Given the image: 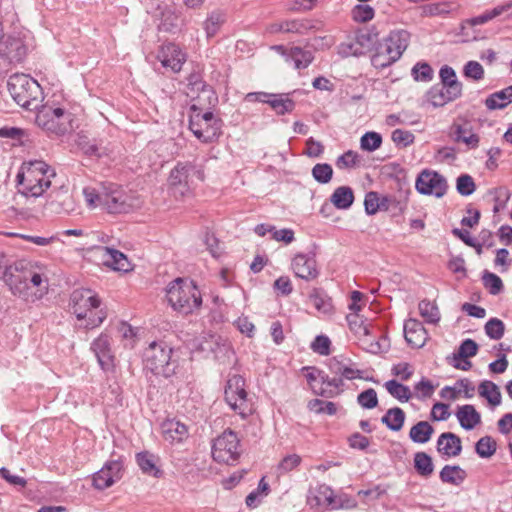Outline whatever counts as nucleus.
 Listing matches in <instances>:
<instances>
[{
    "instance_id": "nucleus-1",
    "label": "nucleus",
    "mask_w": 512,
    "mask_h": 512,
    "mask_svg": "<svg viewBox=\"0 0 512 512\" xmlns=\"http://www.w3.org/2000/svg\"><path fill=\"white\" fill-rule=\"evenodd\" d=\"M83 196L89 208L99 206L109 214L129 213L137 206L135 198L113 182H103L99 189L85 187Z\"/></svg>"
},
{
    "instance_id": "nucleus-2",
    "label": "nucleus",
    "mask_w": 512,
    "mask_h": 512,
    "mask_svg": "<svg viewBox=\"0 0 512 512\" xmlns=\"http://www.w3.org/2000/svg\"><path fill=\"white\" fill-rule=\"evenodd\" d=\"M29 263L22 259L16 261H6L3 263V281L9 287L11 293L19 298L28 300L30 282L33 286L40 288V291L46 292L48 286L43 284V277L41 274L33 272L29 269Z\"/></svg>"
},
{
    "instance_id": "nucleus-3",
    "label": "nucleus",
    "mask_w": 512,
    "mask_h": 512,
    "mask_svg": "<svg viewBox=\"0 0 512 512\" xmlns=\"http://www.w3.org/2000/svg\"><path fill=\"white\" fill-rule=\"evenodd\" d=\"M166 297L173 310L183 315L196 313L202 306V295L192 280L176 278L169 283Z\"/></svg>"
},
{
    "instance_id": "nucleus-4",
    "label": "nucleus",
    "mask_w": 512,
    "mask_h": 512,
    "mask_svg": "<svg viewBox=\"0 0 512 512\" xmlns=\"http://www.w3.org/2000/svg\"><path fill=\"white\" fill-rule=\"evenodd\" d=\"M145 369L154 375L170 378L176 374L179 367V358L175 350L167 342L153 341L143 352Z\"/></svg>"
},
{
    "instance_id": "nucleus-5",
    "label": "nucleus",
    "mask_w": 512,
    "mask_h": 512,
    "mask_svg": "<svg viewBox=\"0 0 512 512\" xmlns=\"http://www.w3.org/2000/svg\"><path fill=\"white\" fill-rule=\"evenodd\" d=\"M55 175L44 161L31 162L26 172H18L16 176L18 191L26 197H39L50 187V177Z\"/></svg>"
},
{
    "instance_id": "nucleus-6",
    "label": "nucleus",
    "mask_w": 512,
    "mask_h": 512,
    "mask_svg": "<svg viewBox=\"0 0 512 512\" xmlns=\"http://www.w3.org/2000/svg\"><path fill=\"white\" fill-rule=\"evenodd\" d=\"M410 34L405 30H394L378 42L371 57V64L376 69H384L400 59L408 47Z\"/></svg>"
},
{
    "instance_id": "nucleus-7",
    "label": "nucleus",
    "mask_w": 512,
    "mask_h": 512,
    "mask_svg": "<svg viewBox=\"0 0 512 512\" xmlns=\"http://www.w3.org/2000/svg\"><path fill=\"white\" fill-rule=\"evenodd\" d=\"M7 87L10 95L19 106L26 110L38 108L42 90L35 79L25 74H14L10 76Z\"/></svg>"
},
{
    "instance_id": "nucleus-8",
    "label": "nucleus",
    "mask_w": 512,
    "mask_h": 512,
    "mask_svg": "<svg viewBox=\"0 0 512 512\" xmlns=\"http://www.w3.org/2000/svg\"><path fill=\"white\" fill-rule=\"evenodd\" d=\"M72 114L62 107L48 104L38 109L35 123L49 134L62 136L72 129Z\"/></svg>"
},
{
    "instance_id": "nucleus-9",
    "label": "nucleus",
    "mask_w": 512,
    "mask_h": 512,
    "mask_svg": "<svg viewBox=\"0 0 512 512\" xmlns=\"http://www.w3.org/2000/svg\"><path fill=\"white\" fill-rule=\"evenodd\" d=\"M194 179L203 181V170L193 162H178L170 171L168 183L176 197H185L191 193Z\"/></svg>"
},
{
    "instance_id": "nucleus-10",
    "label": "nucleus",
    "mask_w": 512,
    "mask_h": 512,
    "mask_svg": "<svg viewBox=\"0 0 512 512\" xmlns=\"http://www.w3.org/2000/svg\"><path fill=\"white\" fill-rule=\"evenodd\" d=\"M240 439L237 433L226 429L213 440L211 453L213 460L218 463L234 465L240 457Z\"/></svg>"
},
{
    "instance_id": "nucleus-11",
    "label": "nucleus",
    "mask_w": 512,
    "mask_h": 512,
    "mask_svg": "<svg viewBox=\"0 0 512 512\" xmlns=\"http://www.w3.org/2000/svg\"><path fill=\"white\" fill-rule=\"evenodd\" d=\"M415 188L422 195H431L436 198L443 197L448 189L446 178L440 173L424 169L416 178Z\"/></svg>"
},
{
    "instance_id": "nucleus-12",
    "label": "nucleus",
    "mask_w": 512,
    "mask_h": 512,
    "mask_svg": "<svg viewBox=\"0 0 512 512\" xmlns=\"http://www.w3.org/2000/svg\"><path fill=\"white\" fill-rule=\"evenodd\" d=\"M101 300L90 289H76L70 296V308L78 320L85 319L88 312L100 307Z\"/></svg>"
},
{
    "instance_id": "nucleus-13",
    "label": "nucleus",
    "mask_w": 512,
    "mask_h": 512,
    "mask_svg": "<svg viewBox=\"0 0 512 512\" xmlns=\"http://www.w3.org/2000/svg\"><path fill=\"white\" fill-rule=\"evenodd\" d=\"M462 87L458 80L445 82L441 86L434 85L427 91L426 97L434 107H442L458 99L462 95Z\"/></svg>"
},
{
    "instance_id": "nucleus-14",
    "label": "nucleus",
    "mask_w": 512,
    "mask_h": 512,
    "mask_svg": "<svg viewBox=\"0 0 512 512\" xmlns=\"http://www.w3.org/2000/svg\"><path fill=\"white\" fill-rule=\"evenodd\" d=\"M225 400L234 411L243 414L242 406L246 404L247 392L245 379L241 375H233L227 381Z\"/></svg>"
},
{
    "instance_id": "nucleus-15",
    "label": "nucleus",
    "mask_w": 512,
    "mask_h": 512,
    "mask_svg": "<svg viewBox=\"0 0 512 512\" xmlns=\"http://www.w3.org/2000/svg\"><path fill=\"white\" fill-rule=\"evenodd\" d=\"M199 114H191L189 117V129L194 136L203 143H212L221 135L222 121L199 123Z\"/></svg>"
},
{
    "instance_id": "nucleus-16",
    "label": "nucleus",
    "mask_w": 512,
    "mask_h": 512,
    "mask_svg": "<svg viewBox=\"0 0 512 512\" xmlns=\"http://www.w3.org/2000/svg\"><path fill=\"white\" fill-rule=\"evenodd\" d=\"M91 350L94 352L100 367L104 371L114 368L115 356L111 348V339L108 334L101 333L92 343Z\"/></svg>"
},
{
    "instance_id": "nucleus-17",
    "label": "nucleus",
    "mask_w": 512,
    "mask_h": 512,
    "mask_svg": "<svg viewBox=\"0 0 512 512\" xmlns=\"http://www.w3.org/2000/svg\"><path fill=\"white\" fill-rule=\"evenodd\" d=\"M291 268L296 277L310 281L319 276L317 261L314 254H296L291 262Z\"/></svg>"
},
{
    "instance_id": "nucleus-18",
    "label": "nucleus",
    "mask_w": 512,
    "mask_h": 512,
    "mask_svg": "<svg viewBox=\"0 0 512 512\" xmlns=\"http://www.w3.org/2000/svg\"><path fill=\"white\" fill-rule=\"evenodd\" d=\"M158 60L165 68L177 73L186 61V54L174 43L163 44L157 55Z\"/></svg>"
},
{
    "instance_id": "nucleus-19",
    "label": "nucleus",
    "mask_w": 512,
    "mask_h": 512,
    "mask_svg": "<svg viewBox=\"0 0 512 512\" xmlns=\"http://www.w3.org/2000/svg\"><path fill=\"white\" fill-rule=\"evenodd\" d=\"M27 54V48L19 37L8 36L0 42V56L10 63L21 62Z\"/></svg>"
},
{
    "instance_id": "nucleus-20",
    "label": "nucleus",
    "mask_w": 512,
    "mask_h": 512,
    "mask_svg": "<svg viewBox=\"0 0 512 512\" xmlns=\"http://www.w3.org/2000/svg\"><path fill=\"white\" fill-rule=\"evenodd\" d=\"M135 461L144 475L160 479L164 476V471L161 469L159 463V456L145 450L136 453Z\"/></svg>"
},
{
    "instance_id": "nucleus-21",
    "label": "nucleus",
    "mask_w": 512,
    "mask_h": 512,
    "mask_svg": "<svg viewBox=\"0 0 512 512\" xmlns=\"http://www.w3.org/2000/svg\"><path fill=\"white\" fill-rule=\"evenodd\" d=\"M333 494L332 488L326 484L311 487L307 493V504L311 508L330 510L331 503H333Z\"/></svg>"
},
{
    "instance_id": "nucleus-22",
    "label": "nucleus",
    "mask_w": 512,
    "mask_h": 512,
    "mask_svg": "<svg viewBox=\"0 0 512 512\" xmlns=\"http://www.w3.org/2000/svg\"><path fill=\"white\" fill-rule=\"evenodd\" d=\"M511 8L512 3H505L494 7L492 10L485 11L483 14L479 16L464 20L461 23V34L463 36H468V32H466L468 28H472L477 25H483L488 21L500 16L504 12L510 11Z\"/></svg>"
},
{
    "instance_id": "nucleus-23",
    "label": "nucleus",
    "mask_w": 512,
    "mask_h": 512,
    "mask_svg": "<svg viewBox=\"0 0 512 512\" xmlns=\"http://www.w3.org/2000/svg\"><path fill=\"white\" fill-rule=\"evenodd\" d=\"M451 130L454 141L463 142L471 149L478 147L480 138L473 132L472 125L469 121L463 120L462 123L454 122L451 126Z\"/></svg>"
},
{
    "instance_id": "nucleus-24",
    "label": "nucleus",
    "mask_w": 512,
    "mask_h": 512,
    "mask_svg": "<svg viewBox=\"0 0 512 512\" xmlns=\"http://www.w3.org/2000/svg\"><path fill=\"white\" fill-rule=\"evenodd\" d=\"M437 450L448 457L458 456L462 451L461 438L452 432H444L437 440Z\"/></svg>"
},
{
    "instance_id": "nucleus-25",
    "label": "nucleus",
    "mask_w": 512,
    "mask_h": 512,
    "mask_svg": "<svg viewBox=\"0 0 512 512\" xmlns=\"http://www.w3.org/2000/svg\"><path fill=\"white\" fill-rule=\"evenodd\" d=\"M163 436L166 440L174 443L182 442L188 435V428L176 419H167L161 425Z\"/></svg>"
},
{
    "instance_id": "nucleus-26",
    "label": "nucleus",
    "mask_w": 512,
    "mask_h": 512,
    "mask_svg": "<svg viewBox=\"0 0 512 512\" xmlns=\"http://www.w3.org/2000/svg\"><path fill=\"white\" fill-rule=\"evenodd\" d=\"M456 417L464 430H472L481 423V414L471 404L459 406Z\"/></svg>"
},
{
    "instance_id": "nucleus-27",
    "label": "nucleus",
    "mask_w": 512,
    "mask_h": 512,
    "mask_svg": "<svg viewBox=\"0 0 512 512\" xmlns=\"http://www.w3.org/2000/svg\"><path fill=\"white\" fill-rule=\"evenodd\" d=\"M424 327L415 319H410L404 324V337L412 348H421L424 345Z\"/></svg>"
},
{
    "instance_id": "nucleus-28",
    "label": "nucleus",
    "mask_w": 512,
    "mask_h": 512,
    "mask_svg": "<svg viewBox=\"0 0 512 512\" xmlns=\"http://www.w3.org/2000/svg\"><path fill=\"white\" fill-rule=\"evenodd\" d=\"M512 103V85L492 93L485 100L488 110L503 109Z\"/></svg>"
},
{
    "instance_id": "nucleus-29",
    "label": "nucleus",
    "mask_w": 512,
    "mask_h": 512,
    "mask_svg": "<svg viewBox=\"0 0 512 512\" xmlns=\"http://www.w3.org/2000/svg\"><path fill=\"white\" fill-rule=\"evenodd\" d=\"M355 42L359 49H363L364 54L375 50L379 40L378 32L375 28L360 29L356 32Z\"/></svg>"
},
{
    "instance_id": "nucleus-30",
    "label": "nucleus",
    "mask_w": 512,
    "mask_h": 512,
    "mask_svg": "<svg viewBox=\"0 0 512 512\" xmlns=\"http://www.w3.org/2000/svg\"><path fill=\"white\" fill-rule=\"evenodd\" d=\"M331 203L340 210L350 208L354 202V193L349 186H340L330 196Z\"/></svg>"
},
{
    "instance_id": "nucleus-31",
    "label": "nucleus",
    "mask_w": 512,
    "mask_h": 512,
    "mask_svg": "<svg viewBox=\"0 0 512 512\" xmlns=\"http://www.w3.org/2000/svg\"><path fill=\"white\" fill-rule=\"evenodd\" d=\"M405 419L406 415L403 409L400 407H393L388 409L382 416L381 422L391 431L398 432L402 429Z\"/></svg>"
},
{
    "instance_id": "nucleus-32",
    "label": "nucleus",
    "mask_w": 512,
    "mask_h": 512,
    "mask_svg": "<svg viewBox=\"0 0 512 512\" xmlns=\"http://www.w3.org/2000/svg\"><path fill=\"white\" fill-rule=\"evenodd\" d=\"M439 477L443 483L458 486L466 479L467 473L458 465H445L440 471Z\"/></svg>"
},
{
    "instance_id": "nucleus-33",
    "label": "nucleus",
    "mask_w": 512,
    "mask_h": 512,
    "mask_svg": "<svg viewBox=\"0 0 512 512\" xmlns=\"http://www.w3.org/2000/svg\"><path fill=\"white\" fill-rule=\"evenodd\" d=\"M434 432L433 426L427 421H419L411 427L409 437L414 443H427Z\"/></svg>"
},
{
    "instance_id": "nucleus-34",
    "label": "nucleus",
    "mask_w": 512,
    "mask_h": 512,
    "mask_svg": "<svg viewBox=\"0 0 512 512\" xmlns=\"http://www.w3.org/2000/svg\"><path fill=\"white\" fill-rule=\"evenodd\" d=\"M226 20L227 16L223 10L212 11L203 24L207 37H214Z\"/></svg>"
},
{
    "instance_id": "nucleus-35",
    "label": "nucleus",
    "mask_w": 512,
    "mask_h": 512,
    "mask_svg": "<svg viewBox=\"0 0 512 512\" xmlns=\"http://www.w3.org/2000/svg\"><path fill=\"white\" fill-rule=\"evenodd\" d=\"M187 85L190 91L193 93H207L208 98L210 99L211 96L214 97V100H217V97L215 95V92L213 91L212 87L209 86L204 80L200 72L193 71L191 72L187 77Z\"/></svg>"
},
{
    "instance_id": "nucleus-36",
    "label": "nucleus",
    "mask_w": 512,
    "mask_h": 512,
    "mask_svg": "<svg viewBox=\"0 0 512 512\" xmlns=\"http://www.w3.org/2000/svg\"><path fill=\"white\" fill-rule=\"evenodd\" d=\"M215 347L211 348L215 359L220 363H229L234 358V350L231 344L222 337H217L214 341Z\"/></svg>"
},
{
    "instance_id": "nucleus-37",
    "label": "nucleus",
    "mask_w": 512,
    "mask_h": 512,
    "mask_svg": "<svg viewBox=\"0 0 512 512\" xmlns=\"http://www.w3.org/2000/svg\"><path fill=\"white\" fill-rule=\"evenodd\" d=\"M313 60L314 55L311 51L303 50L297 46L290 48L289 62L292 61L294 63L295 69H305L312 63Z\"/></svg>"
},
{
    "instance_id": "nucleus-38",
    "label": "nucleus",
    "mask_w": 512,
    "mask_h": 512,
    "mask_svg": "<svg viewBox=\"0 0 512 512\" xmlns=\"http://www.w3.org/2000/svg\"><path fill=\"white\" fill-rule=\"evenodd\" d=\"M268 104L277 115L291 113L295 108V102L285 94H273Z\"/></svg>"
},
{
    "instance_id": "nucleus-39",
    "label": "nucleus",
    "mask_w": 512,
    "mask_h": 512,
    "mask_svg": "<svg viewBox=\"0 0 512 512\" xmlns=\"http://www.w3.org/2000/svg\"><path fill=\"white\" fill-rule=\"evenodd\" d=\"M414 468L417 474L421 477H430L434 471V465L431 456L426 452H416L414 454Z\"/></svg>"
},
{
    "instance_id": "nucleus-40",
    "label": "nucleus",
    "mask_w": 512,
    "mask_h": 512,
    "mask_svg": "<svg viewBox=\"0 0 512 512\" xmlns=\"http://www.w3.org/2000/svg\"><path fill=\"white\" fill-rule=\"evenodd\" d=\"M478 391L480 396L486 398L492 406H498L501 404V392L495 383L484 380L480 383Z\"/></svg>"
},
{
    "instance_id": "nucleus-41",
    "label": "nucleus",
    "mask_w": 512,
    "mask_h": 512,
    "mask_svg": "<svg viewBox=\"0 0 512 512\" xmlns=\"http://www.w3.org/2000/svg\"><path fill=\"white\" fill-rule=\"evenodd\" d=\"M309 299L313 306L324 314L331 313L333 310V305L331 299L322 289H313L309 295Z\"/></svg>"
},
{
    "instance_id": "nucleus-42",
    "label": "nucleus",
    "mask_w": 512,
    "mask_h": 512,
    "mask_svg": "<svg viewBox=\"0 0 512 512\" xmlns=\"http://www.w3.org/2000/svg\"><path fill=\"white\" fill-rule=\"evenodd\" d=\"M419 313L425 322L437 324L440 321V312L437 305L427 299L421 300L418 304Z\"/></svg>"
},
{
    "instance_id": "nucleus-43",
    "label": "nucleus",
    "mask_w": 512,
    "mask_h": 512,
    "mask_svg": "<svg viewBox=\"0 0 512 512\" xmlns=\"http://www.w3.org/2000/svg\"><path fill=\"white\" fill-rule=\"evenodd\" d=\"M77 145L84 154L88 156L101 157L105 154V151H101V142H98L96 139L91 141L89 137L84 134H78Z\"/></svg>"
},
{
    "instance_id": "nucleus-44",
    "label": "nucleus",
    "mask_w": 512,
    "mask_h": 512,
    "mask_svg": "<svg viewBox=\"0 0 512 512\" xmlns=\"http://www.w3.org/2000/svg\"><path fill=\"white\" fill-rule=\"evenodd\" d=\"M386 390L388 393L399 400L400 402H407L410 400L412 394L410 391V388L402 383H399L398 381L392 379L384 384Z\"/></svg>"
},
{
    "instance_id": "nucleus-45",
    "label": "nucleus",
    "mask_w": 512,
    "mask_h": 512,
    "mask_svg": "<svg viewBox=\"0 0 512 512\" xmlns=\"http://www.w3.org/2000/svg\"><path fill=\"white\" fill-rule=\"evenodd\" d=\"M497 451V442L491 436H483L475 443V452L480 458H490Z\"/></svg>"
},
{
    "instance_id": "nucleus-46",
    "label": "nucleus",
    "mask_w": 512,
    "mask_h": 512,
    "mask_svg": "<svg viewBox=\"0 0 512 512\" xmlns=\"http://www.w3.org/2000/svg\"><path fill=\"white\" fill-rule=\"evenodd\" d=\"M411 76L416 82L428 83L433 80L434 71L429 63L420 61L412 67Z\"/></svg>"
},
{
    "instance_id": "nucleus-47",
    "label": "nucleus",
    "mask_w": 512,
    "mask_h": 512,
    "mask_svg": "<svg viewBox=\"0 0 512 512\" xmlns=\"http://www.w3.org/2000/svg\"><path fill=\"white\" fill-rule=\"evenodd\" d=\"M481 280H482L483 286L492 295H498L504 289V285H503L501 278L498 275H496L495 273L490 272L489 270H484L482 272Z\"/></svg>"
},
{
    "instance_id": "nucleus-48",
    "label": "nucleus",
    "mask_w": 512,
    "mask_h": 512,
    "mask_svg": "<svg viewBox=\"0 0 512 512\" xmlns=\"http://www.w3.org/2000/svg\"><path fill=\"white\" fill-rule=\"evenodd\" d=\"M110 257L109 265L116 271L127 272L130 269V262L126 255L119 250L107 248Z\"/></svg>"
},
{
    "instance_id": "nucleus-49",
    "label": "nucleus",
    "mask_w": 512,
    "mask_h": 512,
    "mask_svg": "<svg viewBox=\"0 0 512 512\" xmlns=\"http://www.w3.org/2000/svg\"><path fill=\"white\" fill-rule=\"evenodd\" d=\"M311 174L319 184H327L333 177V168L328 163H317L313 166Z\"/></svg>"
},
{
    "instance_id": "nucleus-50",
    "label": "nucleus",
    "mask_w": 512,
    "mask_h": 512,
    "mask_svg": "<svg viewBox=\"0 0 512 512\" xmlns=\"http://www.w3.org/2000/svg\"><path fill=\"white\" fill-rule=\"evenodd\" d=\"M479 346L478 344L470 338L464 339L459 348L457 353H453V360H459L461 358L467 359L470 357H474L478 352Z\"/></svg>"
},
{
    "instance_id": "nucleus-51",
    "label": "nucleus",
    "mask_w": 512,
    "mask_h": 512,
    "mask_svg": "<svg viewBox=\"0 0 512 512\" xmlns=\"http://www.w3.org/2000/svg\"><path fill=\"white\" fill-rule=\"evenodd\" d=\"M308 409L317 414L335 415L337 406L334 402L324 401L320 399H312L308 403Z\"/></svg>"
},
{
    "instance_id": "nucleus-52",
    "label": "nucleus",
    "mask_w": 512,
    "mask_h": 512,
    "mask_svg": "<svg viewBox=\"0 0 512 512\" xmlns=\"http://www.w3.org/2000/svg\"><path fill=\"white\" fill-rule=\"evenodd\" d=\"M357 403L363 409H374L378 406L379 400L377 392L373 388H368L357 395Z\"/></svg>"
},
{
    "instance_id": "nucleus-53",
    "label": "nucleus",
    "mask_w": 512,
    "mask_h": 512,
    "mask_svg": "<svg viewBox=\"0 0 512 512\" xmlns=\"http://www.w3.org/2000/svg\"><path fill=\"white\" fill-rule=\"evenodd\" d=\"M486 335L493 340H500L505 333V325L502 320L498 318L489 319L485 326Z\"/></svg>"
},
{
    "instance_id": "nucleus-54",
    "label": "nucleus",
    "mask_w": 512,
    "mask_h": 512,
    "mask_svg": "<svg viewBox=\"0 0 512 512\" xmlns=\"http://www.w3.org/2000/svg\"><path fill=\"white\" fill-rule=\"evenodd\" d=\"M382 144V136L374 131L366 132L360 139L362 150L372 152L378 149Z\"/></svg>"
},
{
    "instance_id": "nucleus-55",
    "label": "nucleus",
    "mask_w": 512,
    "mask_h": 512,
    "mask_svg": "<svg viewBox=\"0 0 512 512\" xmlns=\"http://www.w3.org/2000/svg\"><path fill=\"white\" fill-rule=\"evenodd\" d=\"M456 190L461 196H470L476 190L474 179L469 174H461L456 180Z\"/></svg>"
},
{
    "instance_id": "nucleus-56",
    "label": "nucleus",
    "mask_w": 512,
    "mask_h": 512,
    "mask_svg": "<svg viewBox=\"0 0 512 512\" xmlns=\"http://www.w3.org/2000/svg\"><path fill=\"white\" fill-rule=\"evenodd\" d=\"M313 26L309 20L306 19H293L284 21V32L304 34L310 30Z\"/></svg>"
},
{
    "instance_id": "nucleus-57",
    "label": "nucleus",
    "mask_w": 512,
    "mask_h": 512,
    "mask_svg": "<svg viewBox=\"0 0 512 512\" xmlns=\"http://www.w3.org/2000/svg\"><path fill=\"white\" fill-rule=\"evenodd\" d=\"M374 9L367 4H358L352 9V18L359 23H365L374 18Z\"/></svg>"
},
{
    "instance_id": "nucleus-58",
    "label": "nucleus",
    "mask_w": 512,
    "mask_h": 512,
    "mask_svg": "<svg viewBox=\"0 0 512 512\" xmlns=\"http://www.w3.org/2000/svg\"><path fill=\"white\" fill-rule=\"evenodd\" d=\"M357 506L355 498L347 493L333 494V503H331L330 510L339 509H353Z\"/></svg>"
},
{
    "instance_id": "nucleus-59",
    "label": "nucleus",
    "mask_w": 512,
    "mask_h": 512,
    "mask_svg": "<svg viewBox=\"0 0 512 512\" xmlns=\"http://www.w3.org/2000/svg\"><path fill=\"white\" fill-rule=\"evenodd\" d=\"M391 139L399 148H405L413 144L415 136L411 131L395 129L391 134Z\"/></svg>"
},
{
    "instance_id": "nucleus-60",
    "label": "nucleus",
    "mask_w": 512,
    "mask_h": 512,
    "mask_svg": "<svg viewBox=\"0 0 512 512\" xmlns=\"http://www.w3.org/2000/svg\"><path fill=\"white\" fill-rule=\"evenodd\" d=\"M463 75L474 81H480L484 78V69L477 61H468L463 67Z\"/></svg>"
},
{
    "instance_id": "nucleus-61",
    "label": "nucleus",
    "mask_w": 512,
    "mask_h": 512,
    "mask_svg": "<svg viewBox=\"0 0 512 512\" xmlns=\"http://www.w3.org/2000/svg\"><path fill=\"white\" fill-rule=\"evenodd\" d=\"M114 484V479L103 467L93 475V485L98 490H104Z\"/></svg>"
},
{
    "instance_id": "nucleus-62",
    "label": "nucleus",
    "mask_w": 512,
    "mask_h": 512,
    "mask_svg": "<svg viewBox=\"0 0 512 512\" xmlns=\"http://www.w3.org/2000/svg\"><path fill=\"white\" fill-rule=\"evenodd\" d=\"M359 163V155L353 150H348L340 155L336 160V166L339 169L353 168Z\"/></svg>"
},
{
    "instance_id": "nucleus-63",
    "label": "nucleus",
    "mask_w": 512,
    "mask_h": 512,
    "mask_svg": "<svg viewBox=\"0 0 512 512\" xmlns=\"http://www.w3.org/2000/svg\"><path fill=\"white\" fill-rule=\"evenodd\" d=\"M331 341L326 335H318L311 343V349L322 356H327L331 353L330 351Z\"/></svg>"
},
{
    "instance_id": "nucleus-64",
    "label": "nucleus",
    "mask_w": 512,
    "mask_h": 512,
    "mask_svg": "<svg viewBox=\"0 0 512 512\" xmlns=\"http://www.w3.org/2000/svg\"><path fill=\"white\" fill-rule=\"evenodd\" d=\"M435 387L429 379L424 377L414 385V389L418 393V399L430 398L434 393Z\"/></svg>"
}]
</instances>
